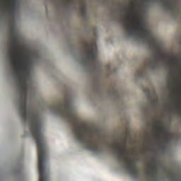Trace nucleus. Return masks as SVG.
<instances>
[{
	"mask_svg": "<svg viewBox=\"0 0 181 181\" xmlns=\"http://www.w3.org/2000/svg\"><path fill=\"white\" fill-rule=\"evenodd\" d=\"M50 110L66 119L71 125L72 132L76 139L84 145L86 149L95 153L101 152L103 145L105 144L104 137L97 129L86 126L80 122L70 99L65 98L64 100L54 102L50 106Z\"/></svg>",
	"mask_w": 181,
	"mask_h": 181,
	"instance_id": "nucleus-1",
	"label": "nucleus"
},
{
	"mask_svg": "<svg viewBox=\"0 0 181 181\" xmlns=\"http://www.w3.org/2000/svg\"><path fill=\"white\" fill-rule=\"evenodd\" d=\"M130 6L131 9L129 11H128L127 7L120 10L122 13H124L122 14V18L123 26L127 33L129 36H134L137 33L143 40L148 43L150 49L154 52L152 58H150L146 65L140 68L136 73V77L142 78L145 73H146V67H149L152 70L156 69L159 62L166 59V56L163 54L162 47H160L156 38L152 35L149 30L144 28V22L141 21L136 16V3H131Z\"/></svg>",
	"mask_w": 181,
	"mask_h": 181,
	"instance_id": "nucleus-2",
	"label": "nucleus"
},
{
	"mask_svg": "<svg viewBox=\"0 0 181 181\" xmlns=\"http://www.w3.org/2000/svg\"><path fill=\"white\" fill-rule=\"evenodd\" d=\"M28 98H19V114L24 122L29 123L30 132L32 136L35 139L38 152V171L40 175L39 181H47L45 175V136L42 133V122L39 115L32 107L26 105Z\"/></svg>",
	"mask_w": 181,
	"mask_h": 181,
	"instance_id": "nucleus-3",
	"label": "nucleus"
},
{
	"mask_svg": "<svg viewBox=\"0 0 181 181\" xmlns=\"http://www.w3.org/2000/svg\"><path fill=\"white\" fill-rule=\"evenodd\" d=\"M109 148L113 149L115 153L117 154L119 160H121L126 169L127 173L134 176V177H138L139 175V170L135 165L136 160L135 159H131L127 158L129 155V152L127 150V146L125 143L116 141L115 144H108Z\"/></svg>",
	"mask_w": 181,
	"mask_h": 181,
	"instance_id": "nucleus-4",
	"label": "nucleus"
},
{
	"mask_svg": "<svg viewBox=\"0 0 181 181\" xmlns=\"http://www.w3.org/2000/svg\"><path fill=\"white\" fill-rule=\"evenodd\" d=\"M81 63L84 66H90L93 69H98L100 62L97 58V44L95 42L84 41L82 44Z\"/></svg>",
	"mask_w": 181,
	"mask_h": 181,
	"instance_id": "nucleus-5",
	"label": "nucleus"
},
{
	"mask_svg": "<svg viewBox=\"0 0 181 181\" xmlns=\"http://www.w3.org/2000/svg\"><path fill=\"white\" fill-rule=\"evenodd\" d=\"M146 180L147 181H159L158 177V166H156V160H153V163L148 165L146 170Z\"/></svg>",
	"mask_w": 181,
	"mask_h": 181,
	"instance_id": "nucleus-6",
	"label": "nucleus"
},
{
	"mask_svg": "<svg viewBox=\"0 0 181 181\" xmlns=\"http://www.w3.org/2000/svg\"><path fill=\"white\" fill-rule=\"evenodd\" d=\"M154 127L155 128H156V129H158V131H160V134L157 136V139L158 141L159 139H160L161 136H163L165 141H168V139H169V134H168V132H166V130L165 129L163 122L159 120H156L154 122Z\"/></svg>",
	"mask_w": 181,
	"mask_h": 181,
	"instance_id": "nucleus-7",
	"label": "nucleus"
},
{
	"mask_svg": "<svg viewBox=\"0 0 181 181\" xmlns=\"http://www.w3.org/2000/svg\"><path fill=\"white\" fill-rule=\"evenodd\" d=\"M164 172L166 173L168 177L171 181H181V173H173L172 170L164 168Z\"/></svg>",
	"mask_w": 181,
	"mask_h": 181,
	"instance_id": "nucleus-8",
	"label": "nucleus"
},
{
	"mask_svg": "<svg viewBox=\"0 0 181 181\" xmlns=\"http://www.w3.org/2000/svg\"><path fill=\"white\" fill-rule=\"evenodd\" d=\"M144 93H146L149 101L153 104V105H156L158 104V97L151 95V90L149 88H145L144 90Z\"/></svg>",
	"mask_w": 181,
	"mask_h": 181,
	"instance_id": "nucleus-9",
	"label": "nucleus"
},
{
	"mask_svg": "<svg viewBox=\"0 0 181 181\" xmlns=\"http://www.w3.org/2000/svg\"><path fill=\"white\" fill-rule=\"evenodd\" d=\"M79 11L81 16H86V13H87V6L86 5V3L83 1L81 3Z\"/></svg>",
	"mask_w": 181,
	"mask_h": 181,
	"instance_id": "nucleus-10",
	"label": "nucleus"
},
{
	"mask_svg": "<svg viewBox=\"0 0 181 181\" xmlns=\"http://www.w3.org/2000/svg\"><path fill=\"white\" fill-rule=\"evenodd\" d=\"M16 4V0H8L7 4H6V8L8 11V12H12L13 7L14 5Z\"/></svg>",
	"mask_w": 181,
	"mask_h": 181,
	"instance_id": "nucleus-11",
	"label": "nucleus"
},
{
	"mask_svg": "<svg viewBox=\"0 0 181 181\" xmlns=\"http://www.w3.org/2000/svg\"><path fill=\"white\" fill-rule=\"evenodd\" d=\"M109 94L112 95V97H119V92L115 88V87H112L110 88Z\"/></svg>",
	"mask_w": 181,
	"mask_h": 181,
	"instance_id": "nucleus-12",
	"label": "nucleus"
},
{
	"mask_svg": "<svg viewBox=\"0 0 181 181\" xmlns=\"http://www.w3.org/2000/svg\"><path fill=\"white\" fill-rule=\"evenodd\" d=\"M65 6H69V5H70V4H72L73 0H62Z\"/></svg>",
	"mask_w": 181,
	"mask_h": 181,
	"instance_id": "nucleus-13",
	"label": "nucleus"
},
{
	"mask_svg": "<svg viewBox=\"0 0 181 181\" xmlns=\"http://www.w3.org/2000/svg\"><path fill=\"white\" fill-rule=\"evenodd\" d=\"M33 57H39V55L36 53L33 54Z\"/></svg>",
	"mask_w": 181,
	"mask_h": 181,
	"instance_id": "nucleus-14",
	"label": "nucleus"
},
{
	"mask_svg": "<svg viewBox=\"0 0 181 181\" xmlns=\"http://www.w3.org/2000/svg\"><path fill=\"white\" fill-rule=\"evenodd\" d=\"M176 83L173 82V86H175Z\"/></svg>",
	"mask_w": 181,
	"mask_h": 181,
	"instance_id": "nucleus-15",
	"label": "nucleus"
}]
</instances>
